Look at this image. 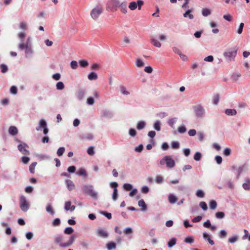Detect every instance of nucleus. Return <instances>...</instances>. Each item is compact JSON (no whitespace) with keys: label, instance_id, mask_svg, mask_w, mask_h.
<instances>
[{"label":"nucleus","instance_id":"nucleus-4","mask_svg":"<svg viewBox=\"0 0 250 250\" xmlns=\"http://www.w3.org/2000/svg\"><path fill=\"white\" fill-rule=\"evenodd\" d=\"M20 206L21 209L23 211H26L29 208V204L25 197L23 196L20 197Z\"/></svg>","mask_w":250,"mask_h":250},{"label":"nucleus","instance_id":"nucleus-16","mask_svg":"<svg viewBox=\"0 0 250 250\" xmlns=\"http://www.w3.org/2000/svg\"><path fill=\"white\" fill-rule=\"evenodd\" d=\"M243 188L246 190H250V179H246L243 184Z\"/></svg>","mask_w":250,"mask_h":250},{"label":"nucleus","instance_id":"nucleus-5","mask_svg":"<svg viewBox=\"0 0 250 250\" xmlns=\"http://www.w3.org/2000/svg\"><path fill=\"white\" fill-rule=\"evenodd\" d=\"M237 54V50H231L225 52L224 53V56L229 59V61L233 60Z\"/></svg>","mask_w":250,"mask_h":250},{"label":"nucleus","instance_id":"nucleus-11","mask_svg":"<svg viewBox=\"0 0 250 250\" xmlns=\"http://www.w3.org/2000/svg\"><path fill=\"white\" fill-rule=\"evenodd\" d=\"M66 187L69 191L75 189V186L73 182L70 180H65Z\"/></svg>","mask_w":250,"mask_h":250},{"label":"nucleus","instance_id":"nucleus-2","mask_svg":"<svg viewBox=\"0 0 250 250\" xmlns=\"http://www.w3.org/2000/svg\"><path fill=\"white\" fill-rule=\"evenodd\" d=\"M165 164L168 168H172L175 165L174 160L169 155L166 156L160 161V164L161 166L164 165Z\"/></svg>","mask_w":250,"mask_h":250},{"label":"nucleus","instance_id":"nucleus-17","mask_svg":"<svg viewBox=\"0 0 250 250\" xmlns=\"http://www.w3.org/2000/svg\"><path fill=\"white\" fill-rule=\"evenodd\" d=\"M150 42L154 46L157 47H160L161 46V43L154 38L150 39Z\"/></svg>","mask_w":250,"mask_h":250},{"label":"nucleus","instance_id":"nucleus-3","mask_svg":"<svg viewBox=\"0 0 250 250\" xmlns=\"http://www.w3.org/2000/svg\"><path fill=\"white\" fill-rule=\"evenodd\" d=\"M103 12V8L101 6H97L93 8L90 12L91 18L94 20H97Z\"/></svg>","mask_w":250,"mask_h":250},{"label":"nucleus","instance_id":"nucleus-23","mask_svg":"<svg viewBox=\"0 0 250 250\" xmlns=\"http://www.w3.org/2000/svg\"><path fill=\"white\" fill-rule=\"evenodd\" d=\"M128 7L131 10H135L137 7V4L136 2L132 1L130 2L128 5Z\"/></svg>","mask_w":250,"mask_h":250},{"label":"nucleus","instance_id":"nucleus-8","mask_svg":"<svg viewBox=\"0 0 250 250\" xmlns=\"http://www.w3.org/2000/svg\"><path fill=\"white\" fill-rule=\"evenodd\" d=\"M96 233L98 236L105 238L108 236V233L104 229L99 228L96 231Z\"/></svg>","mask_w":250,"mask_h":250},{"label":"nucleus","instance_id":"nucleus-52","mask_svg":"<svg viewBox=\"0 0 250 250\" xmlns=\"http://www.w3.org/2000/svg\"><path fill=\"white\" fill-rule=\"evenodd\" d=\"M30 160V159L28 157L24 156L22 157L21 158V161L24 164H27Z\"/></svg>","mask_w":250,"mask_h":250},{"label":"nucleus","instance_id":"nucleus-15","mask_svg":"<svg viewBox=\"0 0 250 250\" xmlns=\"http://www.w3.org/2000/svg\"><path fill=\"white\" fill-rule=\"evenodd\" d=\"M138 205L142 207L141 210L143 211H146L147 208V206L144 201V200L142 199L139 201Z\"/></svg>","mask_w":250,"mask_h":250},{"label":"nucleus","instance_id":"nucleus-63","mask_svg":"<svg viewBox=\"0 0 250 250\" xmlns=\"http://www.w3.org/2000/svg\"><path fill=\"white\" fill-rule=\"evenodd\" d=\"M184 241L188 243H192L194 241V239L191 237H188L185 239Z\"/></svg>","mask_w":250,"mask_h":250},{"label":"nucleus","instance_id":"nucleus-34","mask_svg":"<svg viewBox=\"0 0 250 250\" xmlns=\"http://www.w3.org/2000/svg\"><path fill=\"white\" fill-rule=\"evenodd\" d=\"M73 231L74 230L71 227H67L64 230V233L66 234H71L73 232Z\"/></svg>","mask_w":250,"mask_h":250},{"label":"nucleus","instance_id":"nucleus-26","mask_svg":"<svg viewBox=\"0 0 250 250\" xmlns=\"http://www.w3.org/2000/svg\"><path fill=\"white\" fill-rule=\"evenodd\" d=\"M79 64L82 67H86L88 65V62L85 60H80Z\"/></svg>","mask_w":250,"mask_h":250},{"label":"nucleus","instance_id":"nucleus-32","mask_svg":"<svg viewBox=\"0 0 250 250\" xmlns=\"http://www.w3.org/2000/svg\"><path fill=\"white\" fill-rule=\"evenodd\" d=\"M123 188L126 191H129L132 189V185L127 183L125 184L123 186Z\"/></svg>","mask_w":250,"mask_h":250},{"label":"nucleus","instance_id":"nucleus-7","mask_svg":"<svg viewBox=\"0 0 250 250\" xmlns=\"http://www.w3.org/2000/svg\"><path fill=\"white\" fill-rule=\"evenodd\" d=\"M30 38L28 37L26 42H24L23 40L21 41V42L19 44L18 48L20 50H25L30 44Z\"/></svg>","mask_w":250,"mask_h":250},{"label":"nucleus","instance_id":"nucleus-49","mask_svg":"<svg viewBox=\"0 0 250 250\" xmlns=\"http://www.w3.org/2000/svg\"><path fill=\"white\" fill-rule=\"evenodd\" d=\"M70 65L73 69H76L78 67V63L75 61H72L70 63Z\"/></svg>","mask_w":250,"mask_h":250},{"label":"nucleus","instance_id":"nucleus-6","mask_svg":"<svg viewBox=\"0 0 250 250\" xmlns=\"http://www.w3.org/2000/svg\"><path fill=\"white\" fill-rule=\"evenodd\" d=\"M28 146L26 144H20L18 146L19 150L24 155H28L30 154L29 151L26 149Z\"/></svg>","mask_w":250,"mask_h":250},{"label":"nucleus","instance_id":"nucleus-58","mask_svg":"<svg viewBox=\"0 0 250 250\" xmlns=\"http://www.w3.org/2000/svg\"><path fill=\"white\" fill-rule=\"evenodd\" d=\"M227 232L225 230H221L220 231L219 237L220 238H225L227 236Z\"/></svg>","mask_w":250,"mask_h":250},{"label":"nucleus","instance_id":"nucleus-35","mask_svg":"<svg viewBox=\"0 0 250 250\" xmlns=\"http://www.w3.org/2000/svg\"><path fill=\"white\" fill-rule=\"evenodd\" d=\"M120 89L121 92L124 95H127L129 94V92L126 90V88L124 86H120Z\"/></svg>","mask_w":250,"mask_h":250},{"label":"nucleus","instance_id":"nucleus-39","mask_svg":"<svg viewBox=\"0 0 250 250\" xmlns=\"http://www.w3.org/2000/svg\"><path fill=\"white\" fill-rule=\"evenodd\" d=\"M87 152L89 155L93 156L95 153L94 147L93 146L89 147L87 150Z\"/></svg>","mask_w":250,"mask_h":250},{"label":"nucleus","instance_id":"nucleus-44","mask_svg":"<svg viewBox=\"0 0 250 250\" xmlns=\"http://www.w3.org/2000/svg\"><path fill=\"white\" fill-rule=\"evenodd\" d=\"M46 211L50 213L51 215H54V211L53 210V208L50 205H48L47 206L46 208Z\"/></svg>","mask_w":250,"mask_h":250},{"label":"nucleus","instance_id":"nucleus-19","mask_svg":"<svg viewBox=\"0 0 250 250\" xmlns=\"http://www.w3.org/2000/svg\"><path fill=\"white\" fill-rule=\"evenodd\" d=\"M183 16L185 18H188L189 19L192 20L194 18V16L191 14V10H188L184 14Z\"/></svg>","mask_w":250,"mask_h":250},{"label":"nucleus","instance_id":"nucleus-12","mask_svg":"<svg viewBox=\"0 0 250 250\" xmlns=\"http://www.w3.org/2000/svg\"><path fill=\"white\" fill-rule=\"evenodd\" d=\"M64 209L66 210H70L73 211L75 209V206H71V202L70 201H67L65 203Z\"/></svg>","mask_w":250,"mask_h":250},{"label":"nucleus","instance_id":"nucleus-38","mask_svg":"<svg viewBox=\"0 0 250 250\" xmlns=\"http://www.w3.org/2000/svg\"><path fill=\"white\" fill-rule=\"evenodd\" d=\"M136 65L138 67H141L144 66V63L143 61H142L141 59H137L136 60Z\"/></svg>","mask_w":250,"mask_h":250},{"label":"nucleus","instance_id":"nucleus-54","mask_svg":"<svg viewBox=\"0 0 250 250\" xmlns=\"http://www.w3.org/2000/svg\"><path fill=\"white\" fill-rule=\"evenodd\" d=\"M244 26V24L243 23H241L240 24L239 28L237 30V33L238 34H241L242 33Z\"/></svg>","mask_w":250,"mask_h":250},{"label":"nucleus","instance_id":"nucleus-36","mask_svg":"<svg viewBox=\"0 0 250 250\" xmlns=\"http://www.w3.org/2000/svg\"><path fill=\"white\" fill-rule=\"evenodd\" d=\"M57 89L58 90H62L64 88V84L62 82H59L57 83L56 84Z\"/></svg>","mask_w":250,"mask_h":250},{"label":"nucleus","instance_id":"nucleus-62","mask_svg":"<svg viewBox=\"0 0 250 250\" xmlns=\"http://www.w3.org/2000/svg\"><path fill=\"white\" fill-rule=\"evenodd\" d=\"M10 92L13 94L17 93V88L15 86H12L10 88Z\"/></svg>","mask_w":250,"mask_h":250},{"label":"nucleus","instance_id":"nucleus-42","mask_svg":"<svg viewBox=\"0 0 250 250\" xmlns=\"http://www.w3.org/2000/svg\"><path fill=\"white\" fill-rule=\"evenodd\" d=\"M77 174L81 176H85L86 175V171L83 168H81L78 170L77 172Z\"/></svg>","mask_w":250,"mask_h":250},{"label":"nucleus","instance_id":"nucleus-37","mask_svg":"<svg viewBox=\"0 0 250 250\" xmlns=\"http://www.w3.org/2000/svg\"><path fill=\"white\" fill-rule=\"evenodd\" d=\"M0 69H1V72L2 73H6L7 71H8V67L7 66L4 64H2L0 65Z\"/></svg>","mask_w":250,"mask_h":250},{"label":"nucleus","instance_id":"nucleus-27","mask_svg":"<svg viewBox=\"0 0 250 250\" xmlns=\"http://www.w3.org/2000/svg\"><path fill=\"white\" fill-rule=\"evenodd\" d=\"M209 208L211 209H215L217 207V203L215 200H211L209 202Z\"/></svg>","mask_w":250,"mask_h":250},{"label":"nucleus","instance_id":"nucleus-45","mask_svg":"<svg viewBox=\"0 0 250 250\" xmlns=\"http://www.w3.org/2000/svg\"><path fill=\"white\" fill-rule=\"evenodd\" d=\"M201 158V154L199 152H196L194 156V159L195 161H198L200 160Z\"/></svg>","mask_w":250,"mask_h":250},{"label":"nucleus","instance_id":"nucleus-18","mask_svg":"<svg viewBox=\"0 0 250 250\" xmlns=\"http://www.w3.org/2000/svg\"><path fill=\"white\" fill-rule=\"evenodd\" d=\"M87 192L92 197H97V193L93 189L92 187H90L88 188Z\"/></svg>","mask_w":250,"mask_h":250},{"label":"nucleus","instance_id":"nucleus-64","mask_svg":"<svg viewBox=\"0 0 250 250\" xmlns=\"http://www.w3.org/2000/svg\"><path fill=\"white\" fill-rule=\"evenodd\" d=\"M144 70L147 73H152L153 69L151 66H148L145 68Z\"/></svg>","mask_w":250,"mask_h":250},{"label":"nucleus","instance_id":"nucleus-60","mask_svg":"<svg viewBox=\"0 0 250 250\" xmlns=\"http://www.w3.org/2000/svg\"><path fill=\"white\" fill-rule=\"evenodd\" d=\"M129 134L131 136H135L136 135V131L134 128H130L129 130Z\"/></svg>","mask_w":250,"mask_h":250},{"label":"nucleus","instance_id":"nucleus-53","mask_svg":"<svg viewBox=\"0 0 250 250\" xmlns=\"http://www.w3.org/2000/svg\"><path fill=\"white\" fill-rule=\"evenodd\" d=\"M223 18L225 20H227V21H232V16L230 14H227V15H224L223 16Z\"/></svg>","mask_w":250,"mask_h":250},{"label":"nucleus","instance_id":"nucleus-55","mask_svg":"<svg viewBox=\"0 0 250 250\" xmlns=\"http://www.w3.org/2000/svg\"><path fill=\"white\" fill-rule=\"evenodd\" d=\"M60 219L59 218H56L53 220L52 224L54 226H57L60 224Z\"/></svg>","mask_w":250,"mask_h":250},{"label":"nucleus","instance_id":"nucleus-21","mask_svg":"<svg viewBox=\"0 0 250 250\" xmlns=\"http://www.w3.org/2000/svg\"><path fill=\"white\" fill-rule=\"evenodd\" d=\"M98 78L97 74L95 72H91L88 75V79L90 80H96Z\"/></svg>","mask_w":250,"mask_h":250},{"label":"nucleus","instance_id":"nucleus-41","mask_svg":"<svg viewBox=\"0 0 250 250\" xmlns=\"http://www.w3.org/2000/svg\"><path fill=\"white\" fill-rule=\"evenodd\" d=\"M196 195L197 197H200V198H203L205 196V194H204V192L202 190H200V189L197 190Z\"/></svg>","mask_w":250,"mask_h":250},{"label":"nucleus","instance_id":"nucleus-22","mask_svg":"<svg viewBox=\"0 0 250 250\" xmlns=\"http://www.w3.org/2000/svg\"><path fill=\"white\" fill-rule=\"evenodd\" d=\"M177 200V198L175 196L172 194H170L168 196V201L171 204H174L176 203Z\"/></svg>","mask_w":250,"mask_h":250},{"label":"nucleus","instance_id":"nucleus-57","mask_svg":"<svg viewBox=\"0 0 250 250\" xmlns=\"http://www.w3.org/2000/svg\"><path fill=\"white\" fill-rule=\"evenodd\" d=\"M27 28V24L24 22H21L20 24V28L21 30L26 29Z\"/></svg>","mask_w":250,"mask_h":250},{"label":"nucleus","instance_id":"nucleus-40","mask_svg":"<svg viewBox=\"0 0 250 250\" xmlns=\"http://www.w3.org/2000/svg\"><path fill=\"white\" fill-rule=\"evenodd\" d=\"M155 180L157 184H161L163 182V178L161 176H156Z\"/></svg>","mask_w":250,"mask_h":250},{"label":"nucleus","instance_id":"nucleus-31","mask_svg":"<svg viewBox=\"0 0 250 250\" xmlns=\"http://www.w3.org/2000/svg\"><path fill=\"white\" fill-rule=\"evenodd\" d=\"M109 2L113 4L115 7H119L120 4H121L120 1L119 0H110Z\"/></svg>","mask_w":250,"mask_h":250},{"label":"nucleus","instance_id":"nucleus-51","mask_svg":"<svg viewBox=\"0 0 250 250\" xmlns=\"http://www.w3.org/2000/svg\"><path fill=\"white\" fill-rule=\"evenodd\" d=\"M231 150L230 148L227 147L225 148V149L223 151V154L224 155L226 156H228L230 154Z\"/></svg>","mask_w":250,"mask_h":250},{"label":"nucleus","instance_id":"nucleus-24","mask_svg":"<svg viewBox=\"0 0 250 250\" xmlns=\"http://www.w3.org/2000/svg\"><path fill=\"white\" fill-rule=\"evenodd\" d=\"M202 13L204 16L207 17L210 15L211 11L210 9L208 8H203L202 10Z\"/></svg>","mask_w":250,"mask_h":250},{"label":"nucleus","instance_id":"nucleus-14","mask_svg":"<svg viewBox=\"0 0 250 250\" xmlns=\"http://www.w3.org/2000/svg\"><path fill=\"white\" fill-rule=\"evenodd\" d=\"M225 112L228 116H234L237 113L236 110L234 109H227Z\"/></svg>","mask_w":250,"mask_h":250},{"label":"nucleus","instance_id":"nucleus-13","mask_svg":"<svg viewBox=\"0 0 250 250\" xmlns=\"http://www.w3.org/2000/svg\"><path fill=\"white\" fill-rule=\"evenodd\" d=\"M9 134L12 135H16L18 134V129L16 126H11L8 130Z\"/></svg>","mask_w":250,"mask_h":250},{"label":"nucleus","instance_id":"nucleus-46","mask_svg":"<svg viewBox=\"0 0 250 250\" xmlns=\"http://www.w3.org/2000/svg\"><path fill=\"white\" fill-rule=\"evenodd\" d=\"M154 127L156 130H157L158 131L160 130L161 127H160V123L159 121H157L154 123Z\"/></svg>","mask_w":250,"mask_h":250},{"label":"nucleus","instance_id":"nucleus-28","mask_svg":"<svg viewBox=\"0 0 250 250\" xmlns=\"http://www.w3.org/2000/svg\"><path fill=\"white\" fill-rule=\"evenodd\" d=\"M146 124L144 121H140L137 123V128L139 130L144 128Z\"/></svg>","mask_w":250,"mask_h":250},{"label":"nucleus","instance_id":"nucleus-1","mask_svg":"<svg viewBox=\"0 0 250 250\" xmlns=\"http://www.w3.org/2000/svg\"><path fill=\"white\" fill-rule=\"evenodd\" d=\"M75 239V236L74 235H72L69 238L68 242L66 243H62L63 238L62 236L58 235L54 238V240L56 244H59V245L61 247L66 248L71 246L74 242Z\"/></svg>","mask_w":250,"mask_h":250},{"label":"nucleus","instance_id":"nucleus-61","mask_svg":"<svg viewBox=\"0 0 250 250\" xmlns=\"http://www.w3.org/2000/svg\"><path fill=\"white\" fill-rule=\"evenodd\" d=\"M202 218V217L201 216H198L193 218L192 221L194 223L199 222L201 220Z\"/></svg>","mask_w":250,"mask_h":250},{"label":"nucleus","instance_id":"nucleus-50","mask_svg":"<svg viewBox=\"0 0 250 250\" xmlns=\"http://www.w3.org/2000/svg\"><path fill=\"white\" fill-rule=\"evenodd\" d=\"M177 130L179 133H184L186 132L187 129L185 126H181L178 128Z\"/></svg>","mask_w":250,"mask_h":250},{"label":"nucleus","instance_id":"nucleus-56","mask_svg":"<svg viewBox=\"0 0 250 250\" xmlns=\"http://www.w3.org/2000/svg\"><path fill=\"white\" fill-rule=\"evenodd\" d=\"M171 146L174 149H178L180 146L179 143L178 142H173Z\"/></svg>","mask_w":250,"mask_h":250},{"label":"nucleus","instance_id":"nucleus-10","mask_svg":"<svg viewBox=\"0 0 250 250\" xmlns=\"http://www.w3.org/2000/svg\"><path fill=\"white\" fill-rule=\"evenodd\" d=\"M120 11L123 14H126L127 12V4L126 2H121L119 5Z\"/></svg>","mask_w":250,"mask_h":250},{"label":"nucleus","instance_id":"nucleus-30","mask_svg":"<svg viewBox=\"0 0 250 250\" xmlns=\"http://www.w3.org/2000/svg\"><path fill=\"white\" fill-rule=\"evenodd\" d=\"M215 217L218 219H222L225 217V213L221 211L217 212L215 213Z\"/></svg>","mask_w":250,"mask_h":250},{"label":"nucleus","instance_id":"nucleus-25","mask_svg":"<svg viewBox=\"0 0 250 250\" xmlns=\"http://www.w3.org/2000/svg\"><path fill=\"white\" fill-rule=\"evenodd\" d=\"M37 164V162L32 163L29 166V171L31 173H35V167Z\"/></svg>","mask_w":250,"mask_h":250},{"label":"nucleus","instance_id":"nucleus-48","mask_svg":"<svg viewBox=\"0 0 250 250\" xmlns=\"http://www.w3.org/2000/svg\"><path fill=\"white\" fill-rule=\"evenodd\" d=\"M176 120L175 118H172L169 120L168 124L172 128H174V125L175 123Z\"/></svg>","mask_w":250,"mask_h":250},{"label":"nucleus","instance_id":"nucleus-43","mask_svg":"<svg viewBox=\"0 0 250 250\" xmlns=\"http://www.w3.org/2000/svg\"><path fill=\"white\" fill-rule=\"evenodd\" d=\"M219 101V95L217 94L213 97V104L217 105Z\"/></svg>","mask_w":250,"mask_h":250},{"label":"nucleus","instance_id":"nucleus-33","mask_svg":"<svg viewBox=\"0 0 250 250\" xmlns=\"http://www.w3.org/2000/svg\"><path fill=\"white\" fill-rule=\"evenodd\" d=\"M64 151H65V148L64 147H60L58 150H57V155L58 156H61L62 155V154H63V153L64 152Z\"/></svg>","mask_w":250,"mask_h":250},{"label":"nucleus","instance_id":"nucleus-9","mask_svg":"<svg viewBox=\"0 0 250 250\" xmlns=\"http://www.w3.org/2000/svg\"><path fill=\"white\" fill-rule=\"evenodd\" d=\"M196 116L198 117H202L205 113L204 109L201 105H198L194 108Z\"/></svg>","mask_w":250,"mask_h":250},{"label":"nucleus","instance_id":"nucleus-20","mask_svg":"<svg viewBox=\"0 0 250 250\" xmlns=\"http://www.w3.org/2000/svg\"><path fill=\"white\" fill-rule=\"evenodd\" d=\"M106 247L108 250H112L116 249V245L114 242H110L106 244Z\"/></svg>","mask_w":250,"mask_h":250},{"label":"nucleus","instance_id":"nucleus-47","mask_svg":"<svg viewBox=\"0 0 250 250\" xmlns=\"http://www.w3.org/2000/svg\"><path fill=\"white\" fill-rule=\"evenodd\" d=\"M199 206L204 210H206L208 208L207 205L205 202H201Z\"/></svg>","mask_w":250,"mask_h":250},{"label":"nucleus","instance_id":"nucleus-59","mask_svg":"<svg viewBox=\"0 0 250 250\" xmlns=\"http://www.w3.org/2000/svg\"><path fill=\"white\" fill-rule=\"evenodd\" d=\"M87 103L89 105H92L94 103V100L92 97H88L87 99Z\"/></svg>","mask_w":250,"mask_h":250},{"label":"nucleus","instance_id":"nucleus-29","mask_svg":"<svg viewBox=\"0 0 250 250\" xmlns=\"http://www.w3.org/2000/svg\"><path fill=\"white\" fill-rule=\"evenodd\" d=\"M176 239L175 238L171 239L167 243L168 247L171 248L176 244Z\"/></svg>","mask_w":250,"mask_h":250}]
</instances>
